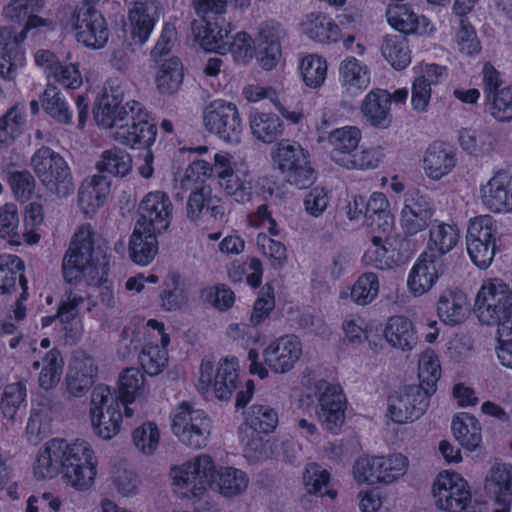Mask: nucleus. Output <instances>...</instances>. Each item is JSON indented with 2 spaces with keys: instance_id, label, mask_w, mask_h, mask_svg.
Instances as JSON below:
<instances>
[{
  "instance_id": "1",
  "label": "nucleus",
  "mask_w": 512,
  "mask_h": 512,
  "mask_svg": "<svg viewBox=\"0 0 512 512\" xmlns=\"http://www.w3.org/2000/svg\"><path fill=\"white\" fill-rule=\"evenodd\" d=\"M33 472L37 479H52L61 473L67 486L87 491L95 483L97 458L85 440L68 442L63 438H53L38 450Z\"/></svg>"
},
{
  "instance_id": "2",
  "label": "nucleus",
  "mask_w": 512,
  "mask_h": 512,
  "mask_svg": "<svg viewBox=\"0 0 512 512\" xmlns=\"http://www.w3.org/2000/svg\"><path fill=\"white\" fill-rule=\"evenodd\" d=\"M94 237V230L89 223L78 228L63 259V277L71 284L85 276L89 277L98 292L99 301L107 307H113L114 283L109 279V259L102 249L95 248Z\"/></svg>"
},
{
  "instance_id": "3",
  "label": "nucleus",
  "mask_w": 512,
  "mask_h": 512,
  "mask_svg": "<svg viewBox=\"0 0 512 512\" xmlns=\"http://www.w3.org/2000/svg\"><path fill=\"white\" fill-rule=\"evenodd\" d=\"M139 218L129 240V256L138 265L152 262L157 251V236L166 231L172 220L173 205L166 192L153 191L139 205Z\"/></svg>"
},
{
  "instance_id": "4",
  "label": "nucleus",
  "mask_w": 512,
  "mask_h": 512,
  "mask_svg": "<svg viewBox=\"0 0 512 512\" xmlns=\"http://www.w3.org/2000/svg\"><path fill=\"white\" fill-rule=\"evenodd\" d=\"M474 312L485 325H497L496 352H512V290L501 280H492L478 291Z\"/></svg>"
},
{
  "instance_id": "5",
  "label": "nucleus",
  "mask_w": 512,
  "mask_h": 512,
  "mask_svg": "<svg viewBox=\"0 0 512 512\" xmlns=\"http://www.w3.org/2000/svg\"><path fill=\"white\" fill-rule=\"evenodd\" d=\"M499 232L496 220L490 215H479L469 220L466 249L471 262L481 270L490 267L496 253Z\"/></svg>"
},
{
  "instance_id": "6",
  "label": "nucleus",
  "mask_w": 512,
  "mask_h": 512,
  "mask_svg": "<svg viewBox=\"0 0 512 512\" xmlns=\"http://www.w3.org/2000/svg\"><path fill=\"white\" fill-rule=\"evenodd\" d=\"M127 107V118L114 131L115 141L131 149H149L156 140V124L139 101H128Z\"/></svg>"
},
{
  "instance_id": "7",
  "label": "nucleus",
  "mask_w": 512,
  "mask_h": 512,
  "mask_svg": "<svg viewBox=\"0 0 512 512\" xmlns=\"http://www.w3.org/2000/svg\"><path fill=\"white\" fill-rule=\"evenodd\" d=\"M239 383V366L235 356L221 358L217 365L204 359L200 365L198 390L203 395L212 392L219 400H229Z\"/></svg>"
},
{
  "instance_id": "8",
  "label": "nucleus",
  "mask_w": 512,
  "mask_h": 512,
  "mask_svg": "<svg viewBox=\"0 0 512 512\" xmlns=\"http://www.w3.org/2000/svg\"><path fill=\"white\" fill-rule=\"evenodd\" d=\"M272 158L290 184L307 188L313 183L314 169L310 163V153L298 142L281 140Z\"/></svg>"
},
{
  "instance_id": "9",
  "label": "nucleus",
  "mask_w": 512,
  "mask_h": 512,
  "mask_svg": "<svg viewBox=\"0 0 512 512\" xmlns=\"http://www.w3.org/2000/svg\"><path fill=\"white\" fill-rule=\"evenodd\" d=\"M89 415L94 432L100 438L109 440L120 432L123 416L118 398L110 387L98 385L94 388Z\"/></svg>"
},
{
  "instance_id": "10",
  "label": "nucleus",
  "mask_w": 512,
  "mask_h": 512,
  "mask_svg": "<svg viewBox=\"0 0 512 512\" xmlns=\"http://www.w3.org/2000/svg\"><path fill=\"white\" fill-rule=\"evenodd\" d=\"M81 295L70 292L67 300L61 301L55 315L41 318L42 328L54 325L55 341L64 345H74L80 340L83 327L80 320L81 306L85 302Z\"/></svg>"
},
{
  "instance_id": "11",
  "label": "nucleus",
  "mask_w": 512,
  "mask_h": 512,
  "mask_svg": "<svg viewBox=\"0 0 512 512\" xmlns=\"http://www.w3.org/2000/svg\"><path fill=\"white\" fill-rule=\"evenodd\" d=\"M172 431L184 445L200 449L207 445L211 421L202 410L183 402L173 413Z\"/></svg>"
},
{
  "instance_id": "12",
  "label": "nucleus",
  "mask_w": 512,
  "mask_h": 512,
  "mask_svg": "<svg viewBox=\"0 0 512 512\" xmlns=\"http://www.w3.org/2000/svg\"><path fill=\"white\" fill-rule=\"evenodd\" d=\"M203 121L206 129L219 139L231 144L240 142L243 123L234 103L223 99L211 101L204 110Z\"/></svg>"
},
{
  "instance_id": "13",
  "label": "nucleus",
  "mask_w": 512,
  "mask_h": 512,
  "mask_svg": "<svg viewBox=\"0 0 512 512\" xmlns=\"http://www.w3.org/2000/svg\"><path fill=\"white\" fill-rule=\"evenodd\" d=\"M500 72L490 62L482 68V89L488 113L498 122L512 121V84L501 87Z\"/></svg>"
},
{
  "instance_id": "14",
  "label": "nucleus",
  "mask_w": 512,
  "mask_h": 512,
  "mask_svg": "<svg viewBox=\"0 0 512 512\" xmlns=\"http://www.w3.org/2000/svg\"><path fill=\"white\" fill-rule=\"evenodd\" d=\"M430 396L421 386H403L388 397L386 415L397 424L413 422L428 408Z\"/></svg>"
},
{
  "instance_id": "15",
  "label": "nucleus",
  "mask_w": 512,
  "mask_h": 512,
  "mask_svg": "<svg viewBox=\"0 0 512 512\" xmlns=\"http://www.w3.org/2000/svg\"><path fill=\"white\" fill-rule=\"evenodd\" d=\"M214 463L210 456L202 454L171 471L175 491L183 497L200 496L206 490Z\"/></svg>"
},
{
  "instance_id": "16",
  "label": "nucleus",
  "mask_w": 512,
  "mask_h": 512,
  "mask_svg": "<svg viewBox=\"0 0 512 512\" xmlns=\"http://www.w3.org/2000/svg\"><path fill=\"white\" fill-rule=\"evenodd\" d=\"M118 401L124 405L127 418L143 416L147 412L150 389L145 376L136 368H126L119 375L117 387Z\"/></svg>"
},
{
  "instance_id": "17",
  "label": "nucleus",
  "mask_w": 512,
  "mask_h": 512,
  "mask_svg": "<svg viewBox=\"0 0 512 512\" xmlns=\"http://www.w3.org/2000/svg\"><path fill=\"white\" fill-rule=\"evenodd\" d=\"M436 506L445 512H462L471 503L467 481L458 473H440L433 484Z\"/></svg>"
},
{
  "instance_id": "18",
  "label": "nucleus",
  "mask_w": 512,
  "mask_h": 512,
  "mask_svg": "<svg viewBox=\"0 0 512 512\" xmlns=\"http://www.w3.org/2000/svg\"><path fill=\"white\" fill-rule=\"evenodd\" d=\"M313 389L317 398L316 415L321 424L330 431L340 427L345 420L346 405L342 388L320 379L314 382Z\"/></svg>"
},
{
  "instance_id": "19",
  "label": "nucleus",
  "mask_w": 512,
  "mask_h": 512,
  "mask_svg": "<svg viewBox=\"0 0 512 512\" xmlns=\"http://www.w3.org/2000/svg\"><path fill=\"white\" fill-rule=\"evenodd\" d=\"M75 15L74 29L76 39L84 46L101 49L108 42L107 22L95 5H85Z\"/></svg>"
},
{
  "instance_id": "20",
  "label": "nucleus",
  "mask_w": 512,
  "mask_h": 512,
  "mask_svg": "<svg viewBox=\"0 0 512 512\" xmlns=\"http://www.w3.org/2000/svg\"><path fill=\"white\" fill-rule=\"evenodd\" d=\"M32 165L39 180L47 188L60 190L71 184L70 169L65 159L49 148L38 150L32 157Z\"/></svg>"
},
{
  "instance_id": "21",
  "label": "nucleus",
  "mask_w": 512,
  "mask_h": 512,
  "mask_svg": "<svg viewBox=\"0 0 512 512\" xmlns=\"http://www.w3.org/2000/svg\"><path fill=\"white\" fill-rule=\"evenodd\" d=\"M433 215V207L428 196L419 189H409L405 194L404 207L401 211V226L404 233L414 236L428 227Z\"/></svg>"
},
{
  "instance_id": "22",
  "label": "nucleus",
  "mask_w": 512,
  "mask_h": 512,
  "mask_svg": "<svg viewBox=\"0 0 512 512\" xmlns=\"http://www.w3.org/2000/svg\"><path fill=\"white\" fill-rule=\"evenodd\" d=\"M186 212L191 221H198L202 217H209L220 223L226 222L225 207L222 199L213 194L209 185L190 187Z\"/></svg>"
},
{
  "instance_id": "23",
  "label": "nucleus",
  "mask_w": 512,
  "mask_h": 512,
  "mask_svg": "<svg viewBox=\"0 0 512 512\" xmlns=\"http://www.w3.org/2000/svg\"><path fill=\"white\" fill-rule=\"evenodd\" d=\"M483 204L493 213H512V172L496 171L480 188Z\"/></svg>"
},
{
  "instance_id": "24",
  "label": "nucleus",
  "mask_w": 512,
  "mask_h": 512,
  "mask_svg": "<svg viewBox=\"0 0 512 512\" xmlns=\"http://www.w3.org/2000/svg\"><path fill=\"white\" fill-rule=\"evenodd\" d=\"M444 269L443 258L430 255L428 252L421 253L408 275L407 286L410 292L414 296L428 292L444 273Z\"/></svg>"
},
{
  "instance_id": "25",
  "label": "nucleus",
  "mask_w": 512,
  "mask_h": 512,
  "mask_svg": "<svg viewBox=\"0 0 512 512\" xmlns=\"http://www.w3.org/2000/svg\"><path fill=\"white\" fill-rule=\"evenodd\" d=\"M44 0H11L4 8L3 15L11 23L22 27L20 37L25 38L32 29L47 25L46 19L39 16Z\"/></svg>"
},
{
  "instance_id": "26",
  "label": "nucleus",
  "mask_w": 512,
  "mask_h": 512,
  "mask_svg": "<svg viewBox=\"0 0 512 512\" xmlns=\"http://www.w3.org/2000/svg\"><path fill=\"white\" fill-rule=\"evenodd\" d=\"M97 374L98 366L91 355L76 356L65 378L66 391L72 397L84 396L94 384Z\"/></svg>"
},
{
  "instance_id": "27",
  "label": "nucleus",
  "mask_w": 512,
  "mask_h": 512,
  "mask_svg": "<svg viewBox=\"0 0 512 512\" xmlns=\"http://www.w3.org/2000/svg\"><path fill=\"white\" fill-rule=\"evenodd\" d=\"M111 181L104 175L85 179L78 191V206L86 217H92L104 206L110 194Z\"/></svg>"
},
{
  "instance_id": "28",
  "label": "nucleus",
  "mask_w": 512,
  "mask_h": 512,
  "mask_svg": "<svg viewBox=\"0 0 512 512\" xmlns=\"http://www.w3.org/2000/svg\"><path fill=\"white\" fill-rule=\"evenodd\" d=\"M362 138L361 130L356 126H344L332 130L328 142L332 146L330 157L333 162L344 168L351 162Z\"/></svg>"
},
{
  "instance_id": "29",
  "label": "nucleus",
  "mask_w": 512,
  "mask_h": 512,
  "mask_svg": "<svg viewBox=\"0 0 512 512\" xmlns=\"http://www.w3.org/2000/svg\"><path fill=\"white\" fill-rule=\"evenodd\" d=\"M21 288V297L27 299L28 281L24 261L14 254L0 255V295L12 294Z\"/></svg>"
},
{
  "instance_id": "30",
  "label": "nucleus",
  "mask_w": 512,
  "mask_h": 512,
  "mask_svg": "<svg viewBox=\"0 0 512 512\" xmlns=\"http://www.w3.org/2000/svg\"><path fill=\"white\" fill-rule=\"evenodd\" d=\"M224 24V19L218 17L214 20L202 17L200 22H194L192 25L195 41L205 51L223 53L224 40L230 33Z\"/></svg>"
},
{
  "instance_id": "31",
  "label": "nucleus",
  "mask_w": 512,
  "mask_h": 512,
  "mask_svg": "<svg viewBox=\"0 0 512 512\" xmlns=\"http://www.w3.org/2000/svg\"><path fill=\"white\" fill-rule=\"evenodd\" d=\"M215 170L229 195L234 196L236 200L249 199L252 188L249 171L244 172L240 177L238 172L233 170L229 157L221 154L215 155Z\"/></svg>"
},
{
  "instance_id": "32",
  "label": "nucleus",
  "mask_w": 512,
  "mask_h": 512,
  "mask_svg": "<svg viewBox=\"0 0 512 512\" xmlns=\"http://www.w3.org/2000/svg\"><path fill=\"white\" fill-rule=\"evenodd\" d=\"M391 93L385 89H372L364 98L361 111L366 120L376 128H387L391 123Z\"/></svg>"
},
{
  "instance_id": "33",
  "label": "nucleus",
  "mask_w": 512,
  "mask_h": 512,
  "mask_svg": "<svg viewBox=\"0 0 512 512\" xmlns=\"http://www.w3.org/2000/svg\"><path fill=\"white\" fill-rule=\"evenodd\" d=\"M456 157L452 149L442 141H434L426 149L423 168L433 180H440L455 167Z\"/></svg>"
},
{
  "instance_id": "34",
  "label": "nucleus",
  "mask_w": 512,
  "mask_h": 512,
  "mask_svg": "<svg viewBox=\"0 0 512 512\" xmlns=\"http://www.w3.org/2000/svg\"><path fill=\"white\" fill-rule=\"evenodd\" d=\"M388 24L396 31L404 34H424L430 22L427 17L417 15L406 4L390 5L386 11Z\"/></svg>"
},
{
  "instance_id": "35",
  "label": "nucleus",
  "mask_w": 512,
  "mask_h": 512,
  "mask_svg": "<svg viewBox=\"0 0 512 512\" xmlns=\"http://www.w3.org/2000/svg\"><path fill=\"white\" fill-rule=\"evenodd\" d=\"M390 204L383 192H373L365 205L364 224L372 233L391 232L394 216L390 212Z\"/></svg>"
},
{
  "instance_id": "36",
  "label": "nucleus",
  "mask_w": 512,
  "mask_h": 512,
  "mask_svg": "<svg viewBox=\"0 0 512 512\" xmlns=\"http://www.w3.org/2000/svg\"><path fill=\"white\" fill-rule=\"evenodd\" d=\"M389 234L378 233L371 238L372 246L363 255V262L380 270L392 269L401 261L400 252L392 247Z\"/></svg>"
},
{
  "instance_id": "37",
  "label": "nucleus",
  "mask_w": 512,
  "mask_h": 512,
  "mask_svg": "<svg viewBox=\"0 0 512 512\" xmlns=\"http://www.w3.org/2000/svg\"><path fill=\"white\" fill-rule=\"evenodd\" d=\"M123 98L120 94H109L107 91L97 98L93 110L94 118L98 125L105 128L115 127V130L124 122L128 115L127 103L122 105Z\"/></svg>"
},
{
  "instance_id": "38",
  "label": "nucleus",
  "mask_w": 512,
  "mask_h": 512,
  "mask_svg": "<svg viewBox=\"0 0 512 512\" xmlns=\"http://www.w3.org/2000/svg\"><path fill=\"white\" fill-rule=\"evenodd\" d=\"M158 20V15L152 11L151 6L147 2L135 1L128 11L132 39L141 45L145 44L149 40Z\"/></svg>"
},
{
  "instance_id": "39",
  "label": "nucleus",
  "mask_w": 512,
  "mask_h": 512,
  "mask_svg": "<svg viewBox=\"0 0 512 512\" xmlns=\"http://www.w3.org/2000/svg\"><path fill=\"white\" fill-rule=\"evenodd\" d=\"M303 34L315 42L336 43L341 39V29L328 15L318 12L307 14L301 23Z\"/></svg>"
},
{
  "instance_id": "40",
  "label": "nucleus",
  "mask_w": 512,
  "mask_h": 512,
  "mask_svg": "<svg viewBox=\"0 0 512 512\" xmlns=\"http://www.w3.org/2000/svg\"><path fill=\"white\" fill-rule=\"evenodd\" d=\"M211 486L220 495L233 498L243 494L249 486L248 475L235 467H220L213 470Z\"/></svg>"
},
{
  "instance_id": "41",
  "label": "nucleus",
  "mask_w": 512,
  "mask_h": 512,
  "mask_svg": "<svg viewBox=\"0 0 512 512\" xmlns=\"http://www.w3.org/2000/svg\"><path fill=\"white\" fill-rule=\"evenodd\" d=\"M468 311L466 294L460 289H446L437 302V314L442 322L454 326L464 321Z\"/></svg>"
},
{
  "instance_id": "42",
  "label": "nucleus",
  "mask_w": 512,
  "mask_h": 512,
  "mask_svg": "<svg viewBox=\"0 0 512 512\" xmlns=\"http://www.w3.org/2000/svg\"><path fill=\"white\" fill-rule=\"evenodd\" d=\"M384 337L392 347L399 348L402 352H410L417 344V331L413 323L402 315L388 319Z\"/></svg>"
},
{
  "instance_id": "43",
  "label": "nucleus",
  "mask_w": 512,
  "mask_h": 512,
  "mask_svg": "<svg viewBox=\"0 0 512 512\" xmlns=\"http://www.w3.org/2000/svg\"><path fill=\"white\" fill-rule=\"evenodd\" d=\"M339 77L348 93L358 95L370 84V69L357 58L350 56L341 62Z\"/></svg>"
},
{
  "instance_id": "44",
  "label": "nucleus",
  "mask_w": 512,
  "mask_h": 512,
  "mask_svg": "<svg viewBox=\"0 0 512 512\" xmlns=\"http://www.w3.org/2000/svg\"><path fill=\"white\" fill-rule=\"evenodd\" d=\"M252 135L263 143H273L283 133V122L273 112L251 111L249 116Z\"/></svg>"
},
{
  "instance_id": "45",
  "label": "nucleus",
  "mask_w": 512,
  "mask_h": 512,
  "mask_svg": "<svg viewBox=\"0 0 512 512\" xmlns=\"http://www.w3.org/2000/svg\"><path fill=\"white\" fill-rule=\"evenodd\" d=\"M459 239L460 232L457 225L443 222L432 224L427 249L424 252L442 258L457 245Z\"/></svg>"
},
{
  "instance_id": "46",
  "label": "nucleus",
  "mask_w": 512,
  "mask_h": 512,
  "mask_svg": "<svg viewBox=\"0 0 512 512\" xmlns=\"http://www.w3.org/2000/svg\"><path fill=\"white\" fill-rule=\"evenodd\" d=\"M227 274L234 284L246 280L252 289H257L262 284L263 265L261 260L256 257H250L248 261L235 259L227 265Z\"/></svg>"
},
{
  "instance_id": "47",
  "label": "nucleus",
  "mask_w": 512,
  "mask_h": 512,
  "mask_svg": "<svg viewBox=\"0 0 512 512\" xmlns=\"http://www.w3.org/2000/svg\"><path fill=\"white\" fill-rule=\"evenodd\" d=\"M249 360L250 372L263 379L268 374L264 365L274 373H285L294 366L298 357L293 354H249Z\"/></svg>"
},
{
  "instance_id": "48",
  "label": "nucleus",
  "mask_w": 512,
  "mask_h": 512,
  "mask_svg": "<svg viewBox=\"0 0 512 512\" xmlns=\"http://www.w3.org/2000/svg\"><path fill=\"white\" fill-rule=\"evenodd\" d=\"M452 430L455 438L466 449L473 451L480 446L481 426L473 415L461 413L454 417Z\"/></svg>"
},
{
  "instance_id": "49",
  "label": "nucleus",
  "mask_w": 512,
  "mask_h": 512,
  "mask_svg": "<svg viewBox=\"0 0 512 512\" xmlns=\"http://www.w3.org/2000/svg\"><path fill=\"white\" fill-rule=\"evenodd\" d=\"M26 123L25 112L17 105L0 116V149L8 148L22 134Z\"/></svg>"
},
{
  "instance_id": "50",
  "label": "nucleus",
  "mask_w": 512,
  "mask_h": 512,
  "mask_svg": "<svg viewBox=\"0 0 512 512\" xmlns=\"http://www.w3.org/2000/svg\"><path fill=\"white\" fill-rule=\"evenodd\" d=\"M183 77V65L178 57L165 60L156 76L159 92L167 95L176 93L183 82Z\"/></svg>"
},
{
  "instance_id": "51",
  "label": "nucleus",
  "mask_w": 512,
  "mask_h": 512,
  "mask_svg": "<svg viewBox=\"0 0 512 512\" xmlns=\"http://www.w3.org/2000/svg\"><path fill=\"white\" fill-rule=\"evenodd\" d=\"M381 52L395 70H404L411 63V51L404 36H386Z\"/></svg>"
},
{
  "instance_id": "52",
  "label": "nucleus",
  "mask_w": 512,
  "mask_h": 512,
  "mask_svg": "<svg viewBox=\"0 0 512 512\" xmlns=\"http://www.w3.org/2000/svg\"><path fill=\"white\" fill-rule=\"evenodd\" d=\"M299 70L303 83L309 88L317 89L326 80L328 65L324 57L308 54L301 59Z\"/></svg>"
},
{
  "instance_id": "53",
  "label": "nucleus",
  "mask_w": 512,
  "mask_h": 512,
  "mask_svg": "<svg viewBox=\"0 0 512 512\" xmlns=\"http://www.w3.org/2000/svg\"><path fill=\"white\" fill-rule=\"evenodd\" d=\"M42 107L46 114L55 121L69 124L72 121V111L62 96L61 91L54 85H48L41 97Z\"/></svg>"
},
{
  "instance_id": "54",
  "label": "nucleus",
  "mask_w": 512,
  "mask_h": 512,
  "mask_svg": "<svg viewBox=\"0 0 512 512\" xmlns=\"http://www.w3.org/2000/svg\"><path fill=\"white\" fill-rule=\"evenodd\" d=\"M330 474L327 470L315 463L307 465L303 474L305 489L310 494L327 496L331 500L337 496V491L329 487Z\"/></svg>"
},
{
  "instance_id": "55",
  "label": "nucleus",
  "mask_w": 512,
  "mask_h": 512,
  "mask_svg": "<svg viewBox=\"0 0 512 512\" xmlns=\"http://www.w3.org/2000/svg\"><path fill=\"white\" fill-rule=\"evenodd\" d=\"M24 61L25 53L17 40L0 43V75L3 79L14 80Z\"/></svg>"
},
{
  "instance_id": "56",
  "label": "nucleus",
  "mask_w": 512,
  "mask_h": 512,
  "mask_svg": "<svg viewBox=\"0 0 512 512\" xmlns=\"http://www.w3.org/2000/svg\"><path fill=\"white\" fill-rule=\"evenodd\" d=\"M459 144L468 154L482 157L494 150L495 139L487 132L463 129L459 133Z\"/></svg>"
},
{
  "instance_id": "57",
  "label": "nucleus",
  "mask_w": 512,
  "mask_h": 512,
  "mask_svg": "<svg viewBox=\"0 0 512 512\" xmlns=\"http://www.w3.org/2000/svg\"><path fill=\"white\" fill-rule=\"evenodd\" d=\"M379 484L390 485L402 478L409 469V460L402 453L379 456Z\"/></svg>"
},
{
  "instance_id": "58",
  "label": "nucleus",
  "mask_w": 512,
  "mask_h": 512,
  "mask_svg": "<svg viewBox=\"0 0 512 512\" xmlns=\"http://www.w3.org/2000/svg\"><path fill=\"white\" fill-rule=\"evenodd\" d=\"M96 167L100 173L107 172L113 176L124 177L131 171L132 159L123 150L109 149L103 151Z\"/></svg>"
},
{
  "instance_id": "59",
  "label": "nucleus",
  "mask_w": 512,
  "mask_h": 512,
  "mask_svg": "<svg viewBox=\"0 0 512 512\" xmlns=\"http://www.w3.org/2000/svg\"><path fill=\"white\" fill-rule=\"evenodd\" d=\"M379 278L373 272L361 274L351 287V300L357 305H367L375 300L379 293Z\"/></svg>"
},
{
  "instance_id": "60",
  "label": "nucleus",
  "mask_w": 512,
  "mask_h": 512,
  "mask_svg": "<svg viewBox=\"0 0 512 512\" xmlns=\"http://www.w3.org/2000/svg\"><path fill=\"white\" fill-rule=\"evenodd\" d=\"M248 428L263 433L272 432L278 424L277 412L264 404L252 405L246 413Z\"/></svg>"
},
{
  "instance_id": "61",
  "label": "nucleus",
  "mask_w": 512,
  "mask_h": 512,
  "mask_svg": "<svg viewBox=\"0 0 512 512\" xmlns=\"http://www.w3.org/2000/svg\"><path fill=\"white\" fill-rule=\"evenodd\" d=\"M33 365L35 368L42 365L39 384L43 389L50 390L58 384L64 366L61 354H45L41 362L35 361Z\"/></svg>"
},
{
  "instance_id": "62",
  "label": "nucleus",
  "mask_w": 512,
  "mask_h": 512,
  "mask_svg": "<svg viewBox=\"0 0 512 512\" xmlns=\"http://www.w3.org/2000/svg\"><path fill=\"white\" fill-rule=\"evenodd\" d=\"M418 377L421 389L427 394L436 391V383L441 377L440 361L436 354H422L418 361Z\"/></svg>"
},
{
  "instance_id": "63",
  "label": "nucleus",
  "mask_w": 512,
  "mask_h": 512,
  "mask_svg": "<svg viewBox=\"0 0 512 512\" xmlns=\"http://www.w3.org/2000/svg\"><path fill=\"white\" fill-rule=\"evenodd\" d=\"M486 488L498 499L501 496L512 495V465L505 463L493 465L486 477Z\"/></svg>"
},
{
  "instance_id": "64",
  "label": "nucleus",
  "mask_w": 512,
  "mask_h": 512,
  "mask_svg": "<svg viewBox=\"0 0 512 512\" xmlns=\"http://www.w3.org/2000/svg\"><path fill=\"white\" fill-rule=\"evenodd\" d=\"M231 53L235 62L248 63L254 56V42L249 33L241 31L232 37L224 40V49L222 54Z\"/></svg>"
}]
</instances>
